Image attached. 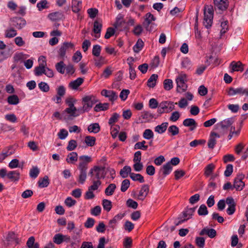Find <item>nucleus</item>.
Returning a JSON list of instances; mask_svg holds the SVG:
<instances>
[{"label":"nucleus","mask_w":248,"mask_h":248,"mask_svg":"<svg viewBox=\"0 0 248 248\" xmlns=\"http://www.w3.org/2000/svg\"><path fill=\"white\" fill-rule=\"evenodd\" d=\"M79 159L80 162L78 166L79 170L78 182L81 184H83L87 178L88 164L92 161V158L90 156L84 155L80 156Z\"/></svg>","instance_id":"f257e3e1"},{"label":"nucleus","mask_w":248,"mask_h":248,"mask_svg":"<svg viewBox=\"0 0 248 248\" xmlns=\"http://www.w3.org/2000/svg\"><path fill=\"white\" fill-rule=\"evenodd\" d=\"M97 101V99L93 95H88L83 97L82 99L83 106L79 108V115L89 111Z\"/></svg>","instance_id":"f03ea898"},{"label":"nucleus","mask_w":248,"mask_h":248,"mask_svg":"<svg viewBox=\"0 0 248 248\" xmlns=\"http://www.w3.org/2000/svg\"><path fill=\"white\" fill-rule=\"evenodd\" d=\"M213 7L211 5L205 6L204 10L203 25L207 29L211 27L213 19Z\"/></svg>","instance_id":"7ed1b4c3"},{"label":"nucleus","mask_w":248,"mask_h":248,"mask_svg":"<svg viewBox=\"0 0 248 248\" xmlns=\"http://www.w3.org/2000/svg\"><path fill=\"white\" fill-rule=\"evenodd\" d=\"M65 103L68 105V108H66L64 110L74 119L79 116V108H77L74 106V101L72 98H68L66 99Z\"/></svg>","instance_id":"20e7f679"},{"label":"nucleus","mask_w":248,"mask_h":248,"mask_svg":"<svg viewBox=\"0 0 248 248\" xmlns=\"http://www.w3.org/2000/svg\"><path fill=\"white\" fill-rule=\"evenodd\" d=\"M186 81V76L185 74H180L176 78V82L177 83V92L178 93H182L187 90Z\"/></svg>","instance_id":"39448f33"},{"label":"nucleus","mask_w":248,"mask_h":248,"mask_svg":"<svg viewBox=\"0 0 248 248\" xmlns=\"http://www.w3.org/2000/svg\"><path fill=\"white\" fill-rule=\"evenodd\" d=\"M106 173L105 172H101L99 166H94L89 171V175L91 179L100 180L105 177Z\"/></svg>","instance_id":"423d86ee"},{"label":"nucleus","mask_w":248,"mask_h":248,"mask_svg":"<svg viewBox=\"0 0 248 248\" xmlns=\"http://www.w3.org/2000/svg\"><path fill=\"white\" fill-rule=\"evenodd\" d=\"M38 62L39 65L35 67L34 70V74L36 76H40L44 74L46 66V62L44 56H41L38 59Z\"/></svg>","instance_id":"0eeeda50"},{"label":"nucleus","mask_w":248,"mask_h":248,"mask_svg":"<svg viewBox=\"0 0 248 248\" xmlns=\"http://www.w3.org/2000/svg\"><path fill=\"white\" fill-rule=\"evenodd\" d=\"M245 178V175L243 173H239L237 174V176L234 178L233 181V188L237 191L242 190L245 186V183L243 180Z\"/></svg>","instance_id":"6e6552de"},{"label":"nucleus","mask_w":248,"mask_h":248,"mask_svg":"<svg viewBox=\"0 0 248 248\" xmlns=\"http://www.w3.org/2000/svg\"><path fill=\"white\" fill-rule=\"evenodd\" d=\"M53 119L59 120L64 121L65 122H68L69 121L73 120L74 119L70 116L64 110L62 113L59 111L55 112L52 116Z\"/></svg>","instance_id":"1a4fd4ad"},{"label":"nucleus","mask_w":248,"mask_h":248,"mask_svg":"<svg viewBox=\"0 0 248 248\" xmlns=\"http://www.w3.org/2000/svg\"><path fill=\"white\" fill-rule=\"evenodd\" d=\"M215 9L218 13L226 10L229 5L228 0H214Z\"/></svg>","instance_id":"9d476101"},{"label":"nucleus","mask_w":248,"mask_h":248,"mask_svg":"<svg viewBox=\"0 0 248 248\" xmlns=\"http://www.w3.org/2000/svg\"><path fill=\"white\" fill-rule=\"evenodd\" d=\"M12 26L20 30L23 28L26 24V20L22 17H13L10 19Z\"/></svg>","instance_id":"9b49d317"},{"label":"nucleus","mask_w":248,"mask_h":248,"mask_svg":"<svg viewBox=\"0 0 248 248\" xmlns=\"http://www.w3.org/2000/svg\"><path fill=\"white\" fill-rule=\"evenodd\" d=\"M228 93L230 96H233L236 94L244 95L248 96V88L239 87L237 88H230L228 92Z\"/></svg>","instance_id":"f8f14e48"},{"label":"nucleus","mask_w":248,"mask_h":248,"mask_svg":"<svg viewBox=\"0 0 248 248\" xmlns=\"http://www.w3.org/2000/svg\"><path fill=\"white\" fill-rule=\"evenodd\" d=\"M195 207L187 208L183 212V219L179 220L177 223H175V225L176 226L179 225L190 218L193 212L195 211Z\"/></svg>","instance_id":"ddd939ff"},{"label":"nucleus","mask_w":248,"mask_h":248,"mask_svg":"<svg viewBox=\"0 0 248 248\" xmlns=\"http://www.w3.org/2000/svg\"><path fill=\"white\" fill-rule=\"evenodd\" d=\"M230 125H216L214 128L212 132L215 133L219 136V138L224 134L226 133L229 130Z\"/></svg>","instance_id":"4468645a"},{"label":"nucleus","mask_w":248,"mask_h":248,"mask_svg":"<svg viewBox=\"0 0 248 248\" xmlns=\"http://www.w3.org/2000/svg\"><path fill=\"white\" fill-rule=\"evenodd\" d=\"M48 17L51 21H57L64 19V16L63 12L61 11H57L49 14L48 15Z\"/></svg>","instance_id":"2eb2a0df"},{"label":"nucleus","mask_w":248,"mask_h":248,"mask_svg":"<svg viewBox=\"0 0 248 248\" xmlns=\"http://www.w3.org/2000/svg\"><path fill=\"white\" fill-rule=\"evenodd\" d=\"M101 93L102 95L108 98L109 99V100L112 102L116 100L118 98L117 94L113 91L103 89L101 91Z\"/></svg>","instance_id":"dca6fc26"},{"label":"nucleus","mask_w":248,"mask_h":248,"mask_svg":"<svg viewBox=\"0 0 248 248\" xmlns=\"http://www.w3.org/2000/svg\"><path fill=\"white\" fill-rule=\"evenodd\" d=\"M229 68L231 69V72L236 71L242 72L244 70V65L240 61H238L237 62L232 61L230 63Z\"/></svg>","instance_id":"f3484780"},{"label":"nucleus","mask_w":248,"mask_h":248,"mask_svg":"<svg viewBox=\"0 0 248 248\" xmlns=\"http://www.w3.org/2000/svg\"><path fill=\"white\" fill-rule=\"evenodd\" d=\"M155 115H153L149 112H144L140 116V119L141 120L140 123H146L151 122L152 120L155 119Z\"/></svg>","instance_id":"a211bd4d"},{"label":"nucleus","mask_w":248,"mask_h":248,"mask_svg":"<svg viewBox=\"0 0 248 248\" xmlns=\"http://www.w3.org/2000/svg\"><path fill=\"white\" fill-rule=\"evenodd\" d=\"M149 191V186L148 185H143L138 196V199L143 201L148 195Z\"/></svg>","instance_id":"6ab92c4d"},{"label":"nucleus","mask_w":248,"mask_h":248,"mask_svg":"<svg viewBox=\"0 0 248 248\" xmlns=\"http://www.w3.org/2000/svg\"><path fill=\"white\" fill-rule=\"evenodd\" d=\"M71 8L74 13H78L82 9V1L80 0H72Z\"/></svg>","instance_id":"aec40b11"},{"label":"nucleus","mask_w":248,"mask_h":248,"mask_svg":"<svg viewBox=\"0 0 248 248\" xmlns=\"http://www.w3.org/2000/svg\"><path fill=\"white\" fill-rule=\"evenodd\" d=\"M155 17L153 14L150 13H148L145 15V18L144 22L143 23V26L146 28V30L148 31H151V30L148 29L149 25L151 24L152 21H155Z\"/></svg>","instance_id":"412c9836"},{"label":"nucleus","mask_w":248,"mask_h":248,"mask_svg":"<svg viewBox=\"0 0 248 248\" xmlns=\"http://www.w3.org/2000/svg\"><path fill=\"white\" fill-rule=\"evenodd\" d=\"M7 178L13 182H17L20 179V172L18 170L10 171L7 173Z\"/></svg>","instance_id":"4be33fe9"},{"label":"nucleus","mask_w":248,"mask_h":248,"mask_svg":"<svg viewBox=\"0 0 248 248\" xmlns=\"http://www.w3.org/2000/svg\"><path fill=\"white\" fill-rule=\"evenodd\" d=\"M167 101H162L159 103L158 108L157 112L161 114L164 113H169L170 111H169L168 105Z\"/></svg>","instance_id":"5701e85b"},{"label":"nucleus","mask_w":248,"mask_h":248,"mask_svg":"<svg viewBox=\"0 0 248 248\" xmlns=\"http://www.w3.org/2000/svg\"><path fill=\"white\" fill-rule=\"evenodd\" d=\"M200 7L196 8V15L195 16V23L194 24L195 37L199 39L201 38V31L198 30V14L200 11Z\"/></svg>","instance_id":"b1692460"},{"label":"nucleus","mask_w":248,"mask_h":248,"mask_svg":"<svg viewBox=\"0 0 248 248\" xmlns=\"http://www.w3.org/2000/svg\"><path fill=\"white\" fill-rule=\"evenodd\" d=\"M214 132H211L208 142V146L209 148L213 149L216 144V138H219V136Z\"/></svg>","instance_id":"393cba45"},{"label":"nucleus","mask_w":248,"mask_h":248,"mask_svg":"<svg viewBox=\"0 0 248 248\" xmlns=\"http://www.w3.org/2000/svg\"><path fill=\"white\" fill-rule=\"evenodd\" d=\"M172 170V166L170 164V163L167 162L164 164L160 169V172H162L164 176H166L169 175Z\"/></svg>","instance_id":"a878e982"},{"label":"nucleus","mask_w":248,"mask_h":248,"mask_svg":"<svg viewBox=\"0 0 248 248\" xmlns=\"http://www.w3.org/2000/svg\"><path fill=\"white\" fill-rule=\"evenodd\" d=\"M102 28V25L97 21H95L93 23V32L96 34L95 37L98 38L100 36V32Z\"/></svg>","instance_id":"bb28decb"},{"label":"nucleus","mask_w":248,"mask_h":248,"mask_svg":"<svg viewBox=\"0 0 248 248\" xmlns=\"http://www.w3.org/2000/svg\"><path fill=\"white\" fill-rule=\"evenodd\" d=\"M84 79L81 78H78L75 80L72 81L69 84V86L73 90H76L83 82Z\"/></svg>","instance_id":"cd10ccee"},{"label":"nucleus","mask_w":248,"mask_h":248,"mask_svg":"<svg viewBox=\"0 0 248 248\" xmlns=\"http://www.w3.org/2000/svg\"><path fill=\"white\" fill-rule=\"evenodd\" d=\"M38 186L40 188H44L47 187L49 183V179L47 175H45L43 178H40L38 181Z\"/></svg>","instance_id":"c85d7f7f"},{"label":"nucleus","mask_w":248,"mask_h":248,"mask_svg":"<svg viewBox=\"0 0 248 248\" xmlns=\"http://www.w3.org/2000/svg\"><path fill=\"white\" fill-rule=\"evenodd\" d=\"M203 234H206L210 238H213L217 235V232L214 229L204 228L202 229Z\"/></svg>","instance_id":"c756f323"},{"label":"nucleus","mask_w":248,"mask_h":248,"mask_svg":"<svg viewBox=\"0 0 248 248\" xmlns=\"http://www.w3.org/2000/svg\"><path fill=\"white\" fill-rule=\"evenodd\" d=\"M131 172V168L129 166H125L120 171V174L121 176L123 178H125L128 177V174L130 176V173Z\"/></svg>","instance_id":"7c9ffc66"},{"label":"nucleus","mask_w":248,"mask_h":248,"mask_svg":"<svg viewBox=\"0 0 248 248\" xmlns=\"http://www.w3.org/2000/svg\"><path fill=\"white\" fill-rule=\"evenodd\" d=\"M29 57V56L28 55L24 54L22 52L16 53L14 56V61L16 62H21Z\"/></svg>","instance_id":"2f4dec72"},{"label":"nucleus","mask_w":248,"mask_h":248,"mask_svg":"<svg viewBox=\"0 0 248 248\" xmlns=\"http://www.w3.org/2000/svg\"><path fill=\"white\" fill-rule=\"evenodd\" d=\"M221 30L220 31V36H222L225 34L229 30L228 21L222 19L220 20Z\"/></svg>","instance_id":"473e14b6"},{"label":"nucleus","mask_w":248,"mask_h":248,"mask_svg":"<svg viewBox=\"0 0 248 248\" xmlns=\"http://www.w3.org/2000/svg\"><path fill=\"white\" fill-rule=\"evenodd\" d=\"M78 156L76 152H71L69 153L66 159V161L68 163H74L78 160Z\"/></svg>","instance_id":"72a5a7b5"},{"label":"nucleus","mask_w":248,"mask_h":248,"mask_svg":"<svg viewBox=\"0 0 248 248\" xmlns=\"http://www.w3.org/2000/svg\"><path fill=\"white\" fill-rule=\"evenodd\" d=\"M109 107V104L108 103H101L96 104L94 108V110L96 112H99L100 111H105L107 110Z\"/></svg>","instance_id":"f704fd0d"},{"label":"nucleus","mask_w":248,"mask_h":248,"mask_svg":"<svg viewBox=\"0 0 248 248\" xmlns=\"http://www.w3.org/2000/svg\"><path fill=\"white\" fill-rule=\"evenodd\" d=\"M158 78L157 74H152L147 81V86L150 88H154L156 85V81Z\"/></svg>","instance_id":"c9c22d12"},{"label":"nucleus","mask_w":248,"mask_h":248,"mask_svg":"<svg viewBox=\"0 0 248 248\" xmlns=\"http://www.w3.org/2000/svg\"><path fill=\"white\" fill-rule=\"evenodd\" d=\"M7 102L10 105H16L19 102V99L17 95L13 94L8 97L7 99Z\"/></svg>","instance_id":"e433bc0d"},{"label":"nucleus","mask_w":248,"mask_h":248,"mask_svg":"<svg viewBox=\"0 0 248 248\" xmlns=\"http://www.w3.org/2000/svg\"><path fill=\"white\" fill-rule=\"evenodd\" d=\"M116 188V186L115 184H110L105 189V193L107 196H111L113 194Z\"/></svg>","instance_id":"4c0bfd02"},{"label":"nucleus","mask_w":248,"mask_h":248,"mask_svg":"<svg viewBox=\"0 0 248 248\" xmlns=\"http://www.w3.org/2000/svg\"><path fill=\"white\" fill-rule=\"evenodd\" d=\"M215 169V165L213 163H210L207 165L204 168V175L206 177L209 176Z\"/></svg>","instance_id":"58836bf2"},{"label":"nucleus","mask_w":248,"mask_h":248,"mask_svg":"<svg viewBox=\"0 0 248 248\" xmlns=\"http://www.w3.org/2000/svg\"><path fill=\"white\" fill-rule=\"evenodd\" d=\"M96 139L94 137L87 136L85 138L84 142L88 146L93 147L95 144Z\"/></svg>","instance_id":"ea45409f"},{"label":"nucleus","mask_w":248,"mask_h":248,"mask_svg":"<svg viewBox=\"0 0 248 248\" xmlns=\"http://www.w3.org/2000/svg\"><path fill=\"white\" fill-rule=\"evenodd\" d=\"M130 178L134 181H138L141 183L144 182L143 176L140 173H135L132 172V173H130Z\"/></svg>","instance_id":"a19ab883"},{"label":"nucleus","mask_w":248,"mask_h":248,"mask_svg":"<svg viewBox=\"0 0 248 248\" xmlns=\"http://www.w3.org/2000/svg\"><path fill=\"white\" fill-rule=\"evenodd\" d=\"M40 173V170L37 166H33L30 170V176L33 179L37 177Z\"/></svg>","instance_id":"79ce46f5"},{"label":"nucleus","mask_w":248,"mask_h":248,"mask_svg":"<svg viewBox=\"0 0 248 248\" xmlns=\"http://www.w3.org/2000/svg\"><path fill=\"white\" fill-rule=\"evenodd\" d=\"M143 42L141 39H139L136 44L133 46V50L136 53H139L143 48Z\"/></svg>","instance_id":"37998d69"},{"label":"nucleus","mask_w":248,"mask_h":248,"mask_svg":"<svg viewBox=\"0 0 248 248\" xmlns=\"http://www.w3.org/2000/svg\"><path fill=\"white\" fill-rule=\"evenodd\" d=\"M56 70L60 73L63 74L65 72V65L63 61H60L55 65Z\"/></svg>","instance_id":"c03bdc74"},{"label":"nucleus","mask_w":248,"mask_h":248,"mask_svg":"<svg viewBox=\"0 0 248 248\" xmlns=\"http://www.w3.org/2000/svg\"><path fill=\"white\" fill-rule=\"evenodd\" d=\"M16 31L13 28L7 29L5 32V36L6 38H13L16 36Z\"/></svg>","instance_id":"a18cd8bd"},{"label":"nucleus","mask_w":248,"mask_h":248,"mask_svg":"<svg viewBox=\"0 0 248 248\" xmlns=\"http://www.w3.org/2000/svg\"><path fill=\"white\" fill-rule=\"evenodd\" d=\"M102 205L104 210L109 212L112 208V202L110 201L104 199L102 201Z\"/></svg>","instance_id":"49530a36"},{"label":"nucleus","mask_w":248,"mask_h":248,"mask_svg":"<svg viewBox=\"0 0 248 248\" xmlns=\"http://www.w3.org/2000/svg\"><path fill=\"white\" fill-rule=\"evenodd\" d=\"M48 2L46 0H41L37 3L36 7L39 11L48 8Z\"/></svg>","instance_id":"de8ad7c7"},{"label":"nucleus","mask_w":248,"mask_h":248,"mask_svg":"<svg viewBox=\"0 0 248 248\" xmlns=\"http://www.w3.org/2000/svg\"><path fill=\"white\" fill-rule=\"evenodd\" d=\"M3 154L5 155L6 158L10 156L15 153V149L12 146H9L4 148L2 151Z\"/></svg>","instance_id":"09e8293b"},{"label":"nucleus","mask_w":248,"mask_h":248,"mask_svg":"<svg viewBox=\"0 0 248 248\" xmlns=\"http://www.w3.org/2000/svg\"><path fill=\"white\" fill-rule=\"evenodd\" d=\"M120 129V128L119 125H111V134L113 138H115L117 137Z\"/></svg>","instance_id":"8fccbe9b"},{"label":"nucleus","mask_w":248,"mask_h":248,"mask_svg":"<svg viewBox=\"0 0 248 248\" xmlns=\"http://www.w3.org/2000/svg\"><path fill=\"white\" fill-rule=\"evenodd\" d=\"M129 71V78L133 80L136 77V73L135 67L133 66V64L130 62L128 63Z\"/></svg>","instance_id":"3c124183"},{"label":"nucleus","mask_w":248,"mask_h":248,"mask_svg":"<svg viewBox=\"0 0 248 248\" xmlns=\"http://www.w3.org/2000/svg\"><path fill=\"white\" fill-rule=\"evenodd\" d=\"M241 129V125H237L236 127L232 126L230 128L229 127V128L230 132L234 134L235 136H237L239 135Z\"/></svg>","instance_id":"603ef678"},{"label":"nucleus","mask_w":248,"mask_h":248,"mask_svg":"<svg viewBox=\"0 0 248 248\" xmlns=\"http://www.w3.org/2000/svg\"><path fill=\"white\" fill-rule=\"evenodd\" d=\"M163 85L165 90L170 91L173 87L172 80L170 79H166L164 80Z\"/></svg>","instance_id":"864d4df0"},{"label":"nucleus","mask_w":248,"mask_h":248,"mask_svg":"<svg viewBox=\"0 0 248 248\" xmlns=\"http://www.w3.org/2000/svg\"><path fill=\"white\" fill-rule=\"evenodd\" d=\"M130 181L128 179H124L122 182L121 190L122 192H125L130 186Z\"/></svg>","instance_id":"5fc2aeb1"},{"label":"nucleus","mask_w":248,"mask_h":248,"mask_svg":"<svg viewBox=\"0 0 248 248\" xmlns=\"http://www.w3.org/2000/svg\"><path fill=\"white\" fill-rule=\"evenodd\" d=\"M92 181L93 185L89 187V190H96L101 185V182L98 180L91 179Z\"/></svg>","instance_id":"6e6d98bb"},{"label":"nucleus","mask_w":248,"mask_h":248,"mask_svg":"<svg viewBox=\"0 0 248 248\" xmlns=\"http://www.w3.org/2000/svg\"><path fill=\"white\" fill-rule=\"evenodd\" d=\"M63 237L64 235L61 233L56 234L53 237V242L58 245H60L63 242Z\"/></svg>","instance_id":"4d7b16f0"},{"label":"nucleus","mask_w":248,"mask_h":248,"mask_svg":"<svg viewBox=\"0 0 248 248\" xmlns=\"http://www.w3.org/2000/svg\"><path fill=\"white\" fill-rule=\"evenodd\" d=\"M77 147V143L76 140H71L68 142L66 149L69 151H71L75 150Z\"/></svg>","instance_id":"13d9d810"},{"label":"nucleus","mask_w":248,"mask_h":248,"mask_svg":"<svg viewBox=\"0 0 248 248\" xmlns=\"http://www.w3.org/2000/svg\"><path fill=\"white\" fill-rule=\"evenodd\" d=\"M126 204L127 207L134 209H137L138 206V202L131 199H129L127 200Z\"/></svg>","instance_id":"bf43d9fd"},{"label":"nucleus","mask_w":248,"mask_h":248,"mask_svg":"<svg viewBox=\"0 0 248 248\" xmlns=\"http://www.w3.org/2000/svg\"><path fill=\"white\" fill-rule=\"evenodd\" d=\"M101 47L98 45H95L93 46L92 54L95 57H99L100 54Z\"/></svg>","instance_id":"052dcab7"},{"label":"nucleus","mask_w":248,"mask_h":248,"mask_svg":"<svg viewBox=\"0 0 248 248\" xmlns=\"http://www.w3.org/2000/svg\"><path fill=\"white\" fill-rule=\"evenodd\" d=\"M88 130L90 133H97L100 130L99 125H89Z\"/></svg>","instance_id":"680f3d73"},{"label":"nucleus","mask_w":248,"mask_h":248,"mask_svg":"<svg viewBox=\"0 0 248 248\" xmlns=\"http://www.w3.org/2000/svg\"><path fill=\"white\" fill-rule=\"evenodd\" d=\"M38 87L43 92H47L49 90V85L46 82L41 81L38 84Z\"/></svg>","instance_id":"e2e57ef3"},{"label":"nucleus","mask_w":248,"mask_h":248,"mask_svg":"<svg viewBox=\"0 0 248 248\" xmlns=\"http://www.w3.org/2000/svg\"><path fill=\"white\" fill-rule=\"evenodd\" d=\"M168 132L171 136H175L179 133V128L175 125H171L168 129Z\"/></svg>","instance_id":"0e129e2a"},{"label":"nucleus","mask_w":248,"mask_h":248,"mask_svg":"<svg viewBox=\"0 0 248 248\" xmlns=\"http://www.w3.org/2000/svg\"><path fill=\"white\" fill-rule=\"evenodd\" d=\"M143 137L146 140H150L153 138L154 133L153 132L149 129H146L143 134Z\"/></svg>","instance_id":"69168bd1"},{"label":"nucleus","mask_w":248,"mask_h":248,"mask_svg":"<svg viewBox=\"0 0 248 248\" xmlns=\"http://www.w3.org/2000/svg\"><path fill=\"white\" fill-rule=\"evenodd\" d=\"M159 104L156 99L155 98H151L149 101V108L152 109H155L158 108Z\"/></svg>","instance_id":"338daca9"},{"label":"nucleus","mask_w":248,"mask_h":248,"mask_svg":"<svg viewBox=\"0 0 248 248\" xmlns=\"http://www.w3.org/2000/svg\"><path fill=\"white\" fill-rule=\"evenodd\" d=\"M132 245V239L131 237H127L124 241L123 245L124 248H131Z\"/></svg>","instance_id":"774afa93"}]
</instances>
